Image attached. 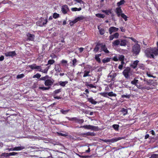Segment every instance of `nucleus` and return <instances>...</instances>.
I'll use <instances>...</instances> for the list:
<instances>
[{
	"label": "nucleus",
	"mask_w": 158,
	"mask_h": 158,
	"mask_svg": "<svg viewBox=\"0 0 158 158\" xmlns=\"http://www.w3.org/2000/svg\"><path fill=\"white\" fill-rule=\"evenodd\" d=\"M144 52L146 56L149 58H154L155 56L158 55V50L156 48H148Z\"/></svg>",
	"instance_id": "f257e3e1"
},
{
	"label": "nucleus",
	"mask_w": 158,
	"mask_h": 158,
	"mask_svg": "<svg viewBox=\"0 0 158 158\" xmlns=\"http://www.w3.org/2000/svg\"><path fill=\"white\" fill-rule=\"evenodd\" d=\"M115 12L118 17H121L125 21L127 20V17L123 13V11L121 7H118L115 9Z\"/></svg>",
	"instance_id": "f03ea898"
},
{
	"label": "nucleus",
	"mask_w": 158,
	"mask_h": 158,
	"mask_svg": "<svg viewBox=\"0 0 158 158\" xmlns=\"http://www.w3.org/2000/svg\"><path fill=\"white\" fill-rule=\"evenodd\" d=\"M141 48L140 45L138 43H136L132 47V52L135 55H138L140 51Z\"/></svg>",
	"instance_id": "7ed1b4c3"
},
{
	"label": "nucleus",
	"mask_w": 158,
	"mask_h": 158,
	"mask_svg": "<svg viewBox=\"0 0 158 158\" xmlns=\"http://www.w3.org/2000/svg\"><path fill=\"white\" fill-rule=\"evenodd\" d=\"M123 73L125 78H127L132 75L131 69L129 67L126 68L123 71Z\"/></svg>",
	"instance_id": "20e7f679"
},
{
	"label": "nucleus",
	"mask_w": 158,
	"mask_h": 158,
	"mask_svg": "<svg viewBox=\"0 0 158 158\" xmlns=\"http://www.w3.org/2000/svg\"><path fill=\"white\" fill-rule=\"evenodd\" d=\"M124 139L125 137H122L114 138L110 139L103 140H102L105 142H110L112 143L116 142L118 140H121L122 139Z\"/></svg>",
	"instance_id": "39448f33"
},
{
	"label": "nucleus",
	"mask_w": 158,
	"mask_h": 158,
	"mask_svg": "<svg viewBox=\"0 0 158 158\" xmlns=\"http://www.w3.org/2000/svg\"><path fill=\"white\" fill-rule=\"evenodd\" d=\"M28 67L32 69H36L39 71H41V66H37L35 64L29 65Z\"/></svg>",
	"instance_id": "423d86ee"
},
{
	"label": "nucleus",
	"mask_w": 158,
	"mask_h": 158,
	"mask_svg": "<svg viewBox=\"0 0 158 158\" xmlns=\"http://www.w3.org/2000/svg\"><path fill=\"white\" fill-rule=\"evenodd\" d=\"M54 82V81L52 79H47L45 81L44 84L46 86L50 87L53 85Z\"/></svg>",
	"instance_id": "0eeeda50"
},
{
	"label": "nucleus",
	"mask_w": 158,
	"mask_h": 158,
	"mask_svg": "<svg viewBox=\"0 0 158 158\" xmlns=\"http://www.w3.org/2000/svg\"><path fill=\"white\" fill-rule=\"evenodd\" d=\"M80 128H84L86 129L91 130H94L96 129L95 127L91 125H85L83 126H81Z\"/></svg>",
	"instance_id": "6e6552de"
},
{
	"label": "nucleus",
	"mask_w": 158,
	"mask_h": 158,
	"mask_svg": "<svg viewBox=\"0 0 158 158\" xmlns=\"http://www.w3.org/2000/svg\"><path fill=\"white\" fill-rule=\"evenodd\" d=\"M118 28L114 27H110L109 29V32L110 34H111L113 32L118 31Z\"/></svg>",
	"instance_id": "1a4fd4ad"
},
{
	"label": "nucleus",
	"mask_w": 158,
	"mask_h": 158,
	"mask_svg": "<svg viewBox=\"0 0 158 158\" xmlns=\"http://www.w3.org/2000/svg\"><path fill=\"white\" fill-rule=\"evenodd\" d=\"M69 10V9L67 5H65L62 6L61 11L64 14H66Z\"/></svg>",
	"instance_id": "9d476101"
},
{
	"label": "nucleus",
	"mask_w": 158,
	"mask_h": 158,
	"mask_svg": "<svg viewBox=\"0 0 158 158\" xmlns=\"http://www.w3.org/2000/svg\"><path fill=\"white\" fill-rule=\"evenodd\" d=\"M5 54L6 56H11L12 57L15 55L16 53L15 51H12L6 52Z\"/></svg>",
	"instance_id": "9b49d317"
},
{
	"label": "nucleus",
	"mask_w": 158,
	"mask_h": 158,
	"mask_svg": "<svg viewBox=\"0 0 158 158\" xmlns=\"http://www.w3.org/2000/svg\"><path fill=\"white\" fill-rule=\"evenodd\" d=\"M101 51H103L105 53H109V51L107 50L105 45L101 44Z\"/></svg>",
	"instance_id": "f8f14e48"
},
{
	"label": "nucleus",
	"mask_w": 158,
	"mask_h": 158,
	"mask_svg": "<svg viewBox=\"0 0 158 158\" xmlns=\"http://www.w3.org/2000/svg\"><path fill=\"white\" fill-rule=\"evenodd\" d=\"M120 45L121 46H125L127 45L128 41L127 40H120Z\"/></svg>",
	"instance_id": "ddd939ff"
},
{
	"label": "nucleus",
	"mask_w": 158,
	"mask_h": 158,
	"mask_svg": "<svg viewBox=\"0 0 158 158\" xmlns=\"http://www.w3.org/2000/svg\"><path fill=\"white\" fill-rule=\"evenodd\" d=\"M101 48V44H98L96 46L95 48L94 49V51L96 53L97 52L100 48Z\"/></svg>",
	"instance_id": "4468645a"
},
{
	"label": "nucleus",
	"mask_w": 158,
	"mask_h": 158,
	"mask_svg": "<svg viewBox=\"0 0 158 158\" xmlns=\"http://www.w3.org/2000/svg\"><path fill=\"white\" fill-rule=\"evenodd\" d=\"M120 40H117L114 41L112 43V46H116L120 45Z\"/></svg>",
	"instance_id": "2eb2a0df"
},
{
	"label": "nucleus",
	"mask_w": 158,
	"mask_h": 158,
	"mask_svg": "<svg viewBox=\"0 0 158 158\" xmlns=\"http://www.w3.org/2000/svg\"><path fill=\"white\" fill-rule=\"evenodd\" d=\"M27 36L28 37V40H29L32 41L34 39V35H33L28 33L27 34Z\"/></svg>",
	"instance_id": "dca6fc26"
},
{
	"label": "nucleus",
	"mask_w": 158,
	"mask_h": 158,
	"mask_svg": "<svg viewBox=\"0 0 158 158\" xmlns=\"http://www.w3.org/2000/svg\"><path fill=\"white\" fill-rule=\"evenodd\" d=\"M139 62V61L138 60H136L134 61L133 64L131 65V66L134 69H135L136 67Z\"/></svg>",
	"instance_id": "f3484780"
},
{
	"label": "nucleus",
	"mask_w": 158,
	"mask_h": 158,
	"mask_svg": "<svg viewBox=\"0 0 158 158\" xmlns=\"http://www.w3.org/2000/svg\"><path fill=\"white\" fill-rule=\"evenodd\" d=\"M25 148L23 146H19L14 148V151H19L23 150Z\"/></svg>",
	"instance_id": "a211bd4d"
},
{
	"label": "nucleus",
	"mask_w": 158,
	"mask_h": 158,
	"mask_svg": "<svg viewBox=\"0 0 158 158\" xmlns=\"http://www.w3.org/2000/svg\"><path fill=\"white\" fill-rule=\"evenodd\" d=\"M88 101L92 104H96L97 102L95 101L94 99L92 98H88Z\"/></svg>",
	"instance_id": "6ab92c4d"
},
{
	"label": "nucleus",
	"mask_w": 158,
	"mask_h": 158,
	"mask_svg": "<svg viewBox=\"0 0 158 158\" xmlns=\"http://www.w3.org/2000/svg\"><path fill=\"white\" fill-rule=\"evenodd\" d=\"M84 17L83 16H80L79 17H78L76 18L75 19V20L76 21V23L78 21H80L81 20H83L84 19Z\"/></svg>",
	"instance_id": "aec40b11"
},
{
	"label": "nucleus",
	"mask_w": 158,
	"mask_h": 158,
	"mask_svg": "<svg viewBox=\"0 0 158 158\" xmlns=\"http://www.w3.org/2000/svg\"><path fill=\"white\" fill-rule=\"evenodd\" d=\"M98 29L99 30L100 34L101 35H102L104 34L105 33V30L101 28L99 26H98Z\"/></svg>",
	"instance_id": "412c9836"
},
{
	"label": "nucleus",
	"mask_w": 158,
	"mask_h": 158,
	"mask_svg": "<svg viewBox=\"0 0 158 158\" xmlns=\"http://www.w3.org/2000/svg\"><path fill=\"white\" fill-rule=\"evenodd\" d=\"M55 70L57 72V73L60 72L61 70L60 67V65H56L55 68Z\"/></svg>",
	"instance_id": "4be33fe9"
},
{
	"label": "nucleus",
	"mask_w": 158,
	"mask_h": 158,
	"mask_svg": "<svg viewBox=\"0 0 158 158\" xmlns=\"http://www.w3.org/2000/svg\"><path fill=\"white\" fill-rule=\"evenodd\" d=\"M47 22V19H42L41 21L40 22V26H42L43 25H44L46 24Z\"/></svg>",
	"instance_id": "5701e85b"
},
{
	"label": "nucleus",
	"mask_w": 158,
	"mask_h": 158,
	"mask_svg": "<svg viewBox=\"0 0 158 158\" xmlns=\"http://www.w3.org/2000/svg\"><path fill=\"white\" fill-rule=\"evenodd\" d=\"M68 83V81H60L59 82V85L62 86L64 87Z\"/></svg>",
	"instance_id": "b1692460"
},
{
	"label": "nucleus",
	"mask_w": 158,
	"mask_h": 158,
	"mask_svg": "<svg viewBox=\"0 0 158 158\" xmlns=\"http://www.w3.org/2000/svg\"><path fill=\"white\" fill-rule=\"evenodd\" d=\"M125 2L124 0H121L120 2L117 3V5L118 7H120V6L123 5Z\"/></svg>",
	"instance_id": "393cba45"
},
{
	"label": "nucleus",
	"mask_w": 158,
	"mask_h": 158,
	"mask_svg": "<svg viewBox=\"0 0 158 158\" xmlns=\"http://www.w3.org/2000/svg\"><path fill=\"white\" fill-rule=\"evenodd\" d=\"M90 73V71H87L85 70L84 71V73L83 75V77H85L87 76H90V75L89 74Z\"/></svg>",
	"instance_id": "a878e982"
},
{
	"label": "nucleus",
	"mask_w": 158,
	"mask_h": 158,
	"mask_svg": "<svg viewBox=\"0 0 158 158\" xmlns=\"http://www.w3.org/2000/svg\"><path fill=\"white\" fill-rule=\"evenodd\" d=\"M96 16L97 17L100 18H104L105 15H104L102 14H96Z\"/></svg>",
	"instance_id": "bb28decb"
},
{
	"label": "nucleus",
	"mask_w": 158,
	"mask_h": 158,
	"mask_svg": "<svg viewBox=\"0 0 158 158\" xmlns=\"http://www.w3.org/2000/svg\"><path fill=\"white\" fill-rule=\"evenodd\" d=\"M138 80L134 79V80L131 81V83L132 84L135 85L136 86L137 85V84L138 83Z\"/></svg>",
	"instance_id": "cd10ccee"
},
{
	"label": "nucleus",
	"mask_w": 158,
	"mask_h": 158,
	"mask_svg": "<svg viewBox=\"0 0 158 158\" xmlns=\"http://www.w3.org/2000/svg\"><path fill=\"white\" fill-rule=\"evenodd\" d=\"M106 94L109 96L110 97H115L116 96V94L112 92H110L106 93Z\"/></svg>",
	"instance_id": "c85d7f7f"
},
{
	"label": "nucleus",
	"mask_w": 158,
	"mask_h": 158,
	"mask_svg": "<svg viewBox=\"0 0 158 158\" xmlns=\"http://www.w3.org/2000/svg\"><path fill=\"white\" fill-rule=\"evenodd\" d=\"M81 10V8L80 7L78 8L76 7H73L71 8V10L72 11H80Z\"/></svg>",
	"instance_id": "c756f323"
},
{
	"label": "nucleus",
	"mask_w": 158,
	"mask_h": 158,
	"mask_svg": "<svg viewBox=\"0 0 158 158\" xmlns=\"http://www.w3.org/2000/svg\"><path fill=\"white\" fill-rule=\"evenodd\" d=\"M102 12L104 13L106 15H109L111 13V10H102Z\"/></svg>",
	"instance_id": "7c9ffc66"
},
{
	"label": "nucleus",
	"mask_w": 158,
	"mask_h": 158,
	"mask_svg": "<svg viewBox=\"0 0 158 158\" xmlns=\"http://www.w3.org/2000/svg\"><path fill=\"white\" fill-rule=\"evenodd\" d=\"M149 158H158V154H153L150 155Z\"/></svg>",
	"instance_id": "2f4dec72"
},
{
	"label": "nucleus",
	"mask_w": 158,
	"mask_h": 158,
	"mask_svg": "<svg viewBox=\"0 0 158 158\" xmlns=\"http://www.w3.org/2000/svg\"><path fill=\"white\" fill-rule=\"evenodd\" d=\"M113 127L116 131H118L119 126L117 124H114L112 126Z\"/></svg>",
	"instance_id": "473e14b6"
},
{
	"label": "nucleus",
	"mask_w": 158,
	"mask_h": 158,
	"mask_svg": "<svg viewBox=\"0 0 158 158\" xmlns=\"http://www.w3.org/2000/svg\"><path fill=\"white\" fill-rule=\"evenodd\" d=\"M49 68V66L47 67L44 70L41 69V72H42L44 73H47V72Z\"/></svg>",
	"instance_id": "72a5a7b5"
},
{
	"label": "nucleus",
	"mask_w": 158,
	"mask_h": 158,
	"mask_svg": "<svg viewBox=\"0 0 158 158\" xmlns=\"http://www.w3.org/2000/svg\"><path fill=\"white\" fill-rule=\"evenodd\" d=\"M39 88L43 90H48L50 88V87H39Z\"/></svg>",
	"instance_id": "f704fd0d"
},
{
	"label": "nucleus",
	"mask_w": 158,
	"mask_h": 158,
	"mask_svg": "<svg viewBox=\"0 0 158 158\" xmlns=\"http://www.w3.org/2000/svg\"><path fill=\"white\" fill-rule=\"evenodd\" d=\"M54 62H55L54 60H49L48 61V64L46 65H47L48 64H50V65L52 64H53L54 63Z\"/></svg>",
	"instance_id": "c9c22d12"
},
{
	"label": "nucleus",
	"mask_w": 158,
	"mask_h": 158,
	"mask_svg": "<svg viewBox=\"0 0 158 158\" xmlns=\"http://www.w3.org/2000/svg\"><path fill=\"white\" fill-rule=\"evenodd\" d=\"M59 17V15L56 13H55L53 15V17L54 19H56Z\"/></svg>",
	"instance_id": "e433bc0d"
},
{
	"label": "nucleus",
	"mask_w": 158,
	"mask_h": 158,
	"mask_svg": "<svg viewBox=\"0 0 158 158\" xmlns=\"http://www.w3.org/2000/svg\"><path fill=\"white\" fill-rule=\"evenodd\" d=\"M41 76V75L40 74L37 73L35 75H34V76L33 77V78H39Z\"/></svg>",
	"instance_id": "4c0bfd02"
},
{
	"label": "nucleus",
	"mask_w": 158,
	"mask_h": 158,
	"mask_svg": "<svg viewBox=\"0 0 158 158\" xmlns=\"http://www.w3.org/2000/svg\"><path fill=\"white\" fill-rule=\"evenodd\" d=\"M61 63L62 64H63V65L65 66H67V61L63 60L61 61Z\"/></svg>",
	"instance_id": "58836bf2"
},
{
	"label": "nucleus",
	"mask_w": 158,
	"mask_h": 158,
	"mask_svg": "<svg viewBox=\"0 0 158 158\" xmlns=\"http://www.w3.org/2000/svg\"><path fill=\"white\" fill-rule=\"evenodd\" d=\"M118 60L120 61H123L124 60V56L122 55L119 56H118Z\"/></svg>",
	"instance_id": "ea45409f"
},
{
	"label": "nucleus",
	"mask_w": 158,
	"mask_h": 158,
	"mask_svg": "<svg viewBox=\"0 0 158 158\" xmlns=\"http://www.w3.org/2000/svg\"><path fill=\"white\" fill-rule=\"evenodd\" d=\"M114 38L117 39L119 37V34L118 33L116 32L113 35Z\"/></svg>",
	"instance_id": "a19ab883"
},
{
	"label": "nucleus",
	"mask_w": 158,
	"mask_h": 158,
	"mask_svg": "<svg viewBox=\"0 0 158 158\" xmlns=\"http://www.w3.org/2000/svg\"><path fill=\"white\" fill-rule=\"evenodd\" d=\"M102 61L103 63H106V62H108L110 61V59L109 58H107L106 59H104L102 60Z\"/></svg>",
	"instance_id": "79ce46f5"
},
{
	"label": "nucleus",
	"mask_w": 158,
	"mask_h": 158,
	"mask_svg": "<svg viewBox=\"0 0 158 158\" xmlns=\"http://www.w3.org/2000/svg\"><path fill=\"white\" fill-rule=\"evenodd\" d=\"M95 60H96L97 61H98L99 63H100L101 62V59L99 58V57L97 55H95Z\"/></svg>",
	"instance_id": "37998d69"
},
{
	"label": "nucleus",
	"mask_w": 158,
	"mask_h": 158,
	"mask_svg": "<svg viewBox=\"0 0 158 158\" xmlns=\"http://www.w3.org/2000/svg\"><path fill=\"white\" fill-rule=\"evenodd\" d=\"M73 62V65L72 66L73 67H75L76 66V64L77 62V60L76 59H74L72 60Z\"/></svg>",
	"instance_id": "c03bdc74"
},
{
	"label": "nucleus",
	"mask_w": 158,
	"mask_h": 158,
	"mask_svg": "<svg viewBox=\"0 0 158 158\" xmlns=\"http://www.w3.org/2000/svg\"><path fill=\"white\" fill-rule=\"evenodd\" d=\"M24 75L23 74L18 75L17 76L16 78L17 79L21 78L23 77Z\"/></svg>",
	"instance_id": "a18cd8bd"
},
{
	"label": "nucleus",
	"mask_w": 158,
	"mask_h": 158,
	"mask_svg": "<svg viewBox=\"0 0 158 158\" xmlns=\"http://www.w3.org/2000/svg\"><path fill=\"white\" fill-rule=\"evenodd\" d=\"M122 111L123 112V114L124 115H126L127 112V109H125L124 108H123L122 109Z\"/></svg>",
	"instance_id": "49530a36"
},
{
	"label": "nucleus",
	"mask_w": 158,
	"mask_h": 158,
	"mask_svg": "<svg viewBox=\"0 0 158 158\" xmlns=\"http://www.w3.org/2000/svg\"><path fill=\"white\" fill-rule=\"evenodd\" d=\"M17 154L18 153L17 152H12L9 153V154H8V156H15L17 155Z\"/></svg>",
	"instance_id": "de8ad7c7"
},
{
	"label": "nucleus",
	"mask_w": 158,
	"mask_h": 158,
	"mask_svg": "<svg viewBox=\"0 0 158 158\" xmlns=\"http://www.w3.org/2000/svg\"><path fill=\"white\" fill-rule=\"evenodd\" d=\"M9 153H3L2 154L1 156H4V157H7L8 156H8V154Z\"/></svg>",
	"instance_id": "09e8293b"
},
{
	"label": "nucleus",
	"mask_w": 158,
	"mask_h": 158,
	"mask_svg": "<svg viewBox=\"0 0 158 158\" xmlns=\"http://www.w3.org/2000/svg\"><path fill=\"white\" fill-rule=\"evenodd\" d=\"M57 133L59 135H61L63 136H66L68 135L67 134H63L61 133L58 132Z\"/></svg>",
	"instance_id": "8fccbe9b"
},
{
	"label": "nucleus",
	"mask_w": 158,
	"mask_h": 158,
	"mask_svg": "<svg viewBox=\"0 0 158 158\" xmlns=\"http://www.w3.org/2000/svg\"><path fill=\"white\" fill-rule=\"evenodd\" d=\"M77 2L79 3L80 4L83 3L84 2L82 0H74Z\"/></svg>",
	"instance_id": "3c124183"
},
{
	"label": "nucleus",
	"mask_w": 158,
	"mask_h": 158,
	"mask_svg": "<svg viewBox=\"0 0 158 158\" xmlns=\"http://www.w3.org/2000/svg\"><path fill=\"white\" fill-rule=\"evenodd\" d=\"M92 134V133L90 132H88L85 133H84L83 134V135H86V136H90Z\"/></svg>",
	"instance_id": "603ef678"
},
{
	"label": "nucleus",
	"mask_w": 158,
	"mask_h": 158,
	"mask_svg": "<svg viewBox=\"0 0 158 158\" xmlns=\"http://www.w3.org/2000/svg\"><path fill=\"white\" fill-rule=\"evenodd\" d=\"M113 59L114 61H117L118 60V57L117 56H115L113 58Z\"/></svg>",
	"instance_id": "864d4df0"
},
{
	"label": "nucleus",
	"mask_w": 158,
	"mask_h": 158,
	"mask_svg": "<svg viewBox=\"0 0 158 158\" xmlns=\"http://www.w3.org/2000/svg\"><path fill=\"white\" fill-rule=\"evenodd\" d=\"M76 23V21H75V20L74 19L73 21H71L70 22L69 24L71 26L73 25L74 23Z\"/></svg>",
	"instance_id": "5fc2aeb1"
},
{
	"label": "nucleus",
	"mask_w": 158,
	"mask_h": 158,
	"mask_svg": "<svg viewBox=\"0 0 158 158\" xmlns=\"http://www.w3.org/2000/svg\"><path fill=\"white\" fill-rule=\"evenodd\" d=\"M128 38L131 40L133 41L134 42L136 43H137L138 42V41H137L135 39L132 37H129Z\"/></svg>",
	"instance_id": "6e6d98bb"
},
{
	"label": "nucleus",
	"mask_w": 158,
	"mask_h": 158,
	"mask_svg": "<svg viewBox=\"0 0 158 158\" xmlns=\"http://www.w3.org/2000/svg\"><path fill=\"white\" fill-rule=\"evenodd\" d=\"M71 120L72 121H75L76 122H77L78 121V119L76 118H72L71 119Z\"/></svg>",
	"instance_id": "4d7b16f0"
},
{
	"label": "nucleus",
	"mask_w": 158,
	"mask_h": 158,
	"mask_svg": "<svg viewBox=\"0 0 158 158\" xmlns=\"http://www.w3.org/2000/svg\"><path fill=\"white\" fill-rule=\"evenodd\" d=\"M71 120L72 121H75L76 122H77L78 121V119L76 118H72L71 119Z\"/></svg>",
	"instance_id": "13d9d810"
},
{
	"label": "nucleus",
	"mask_w": 158,
	"mask_h": 158,
	"mask_svg": "<svg viewBox=\"0 0 158 158\" xmlns=\"http://www.w3.org/2000/svg\"><path fill=\"white\" fill-rule=\"evenodd\" d=\"M68 110H61V111L63 114H65L68 112Z\"/></svg>",
	"instance_id": "bf43d9fd"
},
{
	"label": "nucleus",
	"mask_w": 158,
	"mask_h": 158,
	"mask_svg": "<svg viewBox=\"0 0 158 158\" xmlns=\"http://www.w3.org/2000/svg\"><path fill=\"white\" fill-rule=\"evenodd\" d=\"M109 38L110 40H112L114 38L113 35H111L110 36Z\"/></svg>",
	"instance_id": "052dcab7"
},
{
	"label": "nucleus",
	"mask_w": 158,
	"mask_h": 158,
	"mask_svg": "<svg viewBox=\"0 0 158 158\" xmlns=\"http://www.w3.org/2000/svg\"><path fill=\"white\" fill-rule=\"evenodd\" d=\"M60 91V89H58L57 90H56L54 92V93L55 94H57L58 93H59Z\"/></svg>",
	"instance_id": "680f3d73"
},
{
	"label": "nucleus",
	"mask_w": 158,
	"mask_h": 158,
	"mask_svg": "<svg viewBox=\"0 0 158 158\" xmlns=\"http://www.w3.org/2000/svg\"><path fill=\"white\" fill-rule=\"evenodd\" d=\"M79 156L81 158H88L89 157V156H81L79 155Z\"/></svg>",
	"instance_id": "e2e57ef3"
},
{
	"label": "nucleus",
	"mask_w": 158,
	"mask_h": 158,
	"mask_svg": "<svg viewBox=\"0 0 158 158\" xmlns=\"http://www.w3.org/2000/svg\"><path fill=\"white\" fill-rule=\"evenodd\" d=\"M84 122V120L83 119H78V121L77 123H82Z\"/></svg>",
	"instance_id": "0e129e2a"
},
{
	"label": "nucleus",
	"mask_w": 158,
	"mask_h": 158,
	"mask_svg": "<svg viewBox=\"0 0 158 158\" xmlns=\"http://www.w3.org/2000/svg\"><path fill=\"white\" fill-rule=\"evenodd\" d=\"M6 150H8L9 151H14V148H8Z\"/></svg>",
	"instance_id": "69168bd1"
},
{
	"label": "nucleus",
	"mask_w": 158,
	"mask_h": 158,
	"mask_svg": "<svg viewBox=\"0 0 158 158\" xmlns=\"http://www.w3.org/2000/svg\"><path fill=\"white\" fill-rule=\"evenodd\" d=\"M4 59V57L3 56H2L0 57V61H2Z\"/></svg>",
	"instance_id": "338daca9"
},
{
	"label": "nucleus",
	"mask_w": 158,
	"mask_h": 158,
	"mask_svg": "<svg viewBox=\"0 0 158 158\" xmlns=\"http://www.w3.org/2000/svg\"><path fill=\"white\" fill-rule=\"evenodd\" d=\"M123 65L120 64L118 66V68L120 69H122L123 68Z\"/></svg>",
	"instance_id": "774afa93"
}]
</instances>
